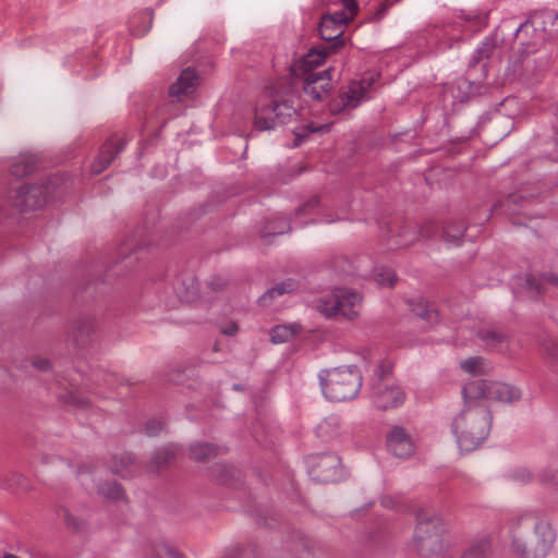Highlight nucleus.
Returning a JSON list of instances; mask_svg holds the SVG:
<instances>
[{
  "instance_id": "1",
  "label": "nucleus",
  "mask_w": 558,
  "mask_h": 558,
  "mask_svg": "<svg viewBox=\"0 0 558 558\" xmlns=\"http://www.w3.org/2000/svg\"><path fill=\"white\" fill-rule=\"evenodd\" d=\"M294 86L288 80H281L267 87L255 109V126L260 131L271 130L283 124L295 113Z\"/></svg>"
},
{
  "instance_id": "2",
  "label": "nucleus",
  "mask_w": 558,
  "mask_h": 558,
  "mask_svg": "<svg viewBox=\"0 0 558 558\" xmlns=\"http://www.w3.org/2000/svg\"><path fill=\"white\" fill-rule=\"evenodd\" d=\"M492 416L486 404L464 407L453 418L451 429L461 451L475 450L490 430Z\"/></svg>"
},
{
  "instance_id": "3",
  "label": "nucleus",
  "mask_w": 558,
  "mask_h": 558,
  "mask_svg": "<svg viewBox=\"0 0 558 558\" xmlns=\"http://www.w3.org/2000/svg\"><path fill=\"white\" fill-rule=\"evenodd\" d=\"M327 57L326 49H311L290 66L291 76L301 80L304 93L315 100H323L331 89L329 70L314 71Z\"/></svg>"
},
{
  "instance_id": "4",
  "label": "nucleus",
  "mask_w": 558,
  "mask_h": 558,
  "mask_svg": "<svg viewBox=\"0 0 558 558\" xmlns=\"http://www.w3.org/2000/svg\"><path fill=\"white\" fill-rule=\"evenodd\" d=\"M319 379L324 396L335 402L355 398L362 386V375L355 366L323 371Z\"/></svg>"
},
{
  "instance_id": "5",
  "label": "nucleus",
  "mask_w": 558,
  "mask_h": 558,
  "mask_svg": "<svg viewBox=\"0 0 558 558\" xmlns=\"http://www.w3.org/2000/svg\"><path fill=\"white\" fill-rule=\"evenodd\" d=\"M415 517L414 548L421 555L440 550L442 548L441 534L445 530L441 519L434 511L426 508L417 510Z\"/></svg>"
},
{
  "instance_id": "6",
  "label": "nucleus",
  "mask_w": 558,
  "mask_h": 558,
  "mask_svg": "<svg viewBox=\"0 0 558 558\" xmlns=\"http://www.w3.org/2000/svg\"><path fill=\"white\" fill-rule=\"evenodd\" d=\"M362 298L347 289H335L330 294L316 301L315 308L326 317L341 315L353 319L361 310Z\"/></svg>"
},
{
  "instance_id": "7",
  "label": "nucleus",
  "mask_w": 558,
  "mask_h": 558,
  "mask_svg": "<svg viewBox=\"0 0 558 558\" xmlns=\"http://www.w3.org/2000/svg\"><path fill=\"white\" fill-rule=\"evenodd\" d=\"M350 22V15H345L344 12H333L325 14L320 19L318 32L325 41L329 43L326 47H316L315 49H326L328 56L335 52L338 46L342 45L340 37L343 34L344 27Z\"/></svg>"
},
{
  "instance_id": "8",
  "label": "nucleus",
  "mask_w": 558,
  "mask_h": 558,
  "mask_svg": "<svg viewBox=\"0 0 558 558\" xmlns=\"http://www.w3.org/2000/svg\"><path fill=\"white\" fill-rule=\"evenodd\" d=\"M487 13L480 11L463 12L452 23L445 27V34L450 40H460L463 33L474 34L487 25Z\"/></svg>"
},
{
  "instance_id": "9",
  "label": "nucleus",
  "mask_w": 558,
  "mask_h": 558,
  "mask_svg": "<svg viewBox=\"0 0 558 558\" xmlns=\"http://www.w3.org/2000/svg\"><path fill=\"white\" fill-rule=\"evenodd\" d=\"M371 399L376 408L389 410L403 404L405 401V392L398 385L376 383L372 385Z\"/></svg>"
},
{
  "instance_id": "10",
  "label": "nucleus",
  "mask_w": 558,
  "mask_h": 558,
  "mask_svg": "<svg viewBox=\"0 0 558 558\" xmlns=\"http://www.w3.org/2000/svg\"><path fill=\"white\" fill-rule=\"evenodd\" d=\"M535 535L537 536V542L535 548L532 550H526V546L520 543L518 539L512 541V550L522 557L525 558H539L546 555L549 546L553 542V532L548 523L538 522L533 525Z\"/></svg>"
},
{
  "instance_id": "11",
  "label": "nucleus",
  "mask_w": 558,
  "mask_h": 558,
  "mask_svg": "<svg viewBox=\"0 0 558 558\" xmlns=\"http://www.w3.org/2000/svg\"><path fill=\"white\" fill-rule=\"evenodd\" d=\"M316 460L317 461L313 463L311 471L316 481L329 483L340 480L342 471L338 456L333 453H325L318 456Z\"/></svg>"
},
{
  "instance_id": "12",
  "label": "nucleus",
  "mask_w": 558,
  "mask_h": 558,
  "mask_svg": "<svg viewBox=\"0 0 558 558\" xmlns=\"http://www.w3.org/2000/svg\"><path fill=\"white\" fill-rule=\"evenodd\" d=\"M126 138L119 135L111 136L100 148L98 156L92 165V171L99 174L105 171L113 159L125 148Z\"/></svg>"
},
{
  "instance_id": "13",
  "label": "nucleus",
  "mask_w": 558,
  "mask_h": 558,
  "mask_svg": "<svg viewBox=\"0 0 558 558\" xmlns=\"http://www.w3.org/2000/svg\"><path fill=\"white\" fill-rule=\"evenodd\" d=\"M375 82L374 77L368 75L360 81H352L340 94V101L343 108L354 109L363 100L367 99V92Z\"/></svg>"
},
{
  "instance_id": "14",
  "label": "nucleus",
  "mask_w": 558,
  "mask_h": 558,
  "mask_svg": "<svg viewBox=\"0 0 558 558\" xmlns=\"http://www.w3.org/2000/svg\"><path fill=\"white\" fill-rule=\"evenodd\" d=\"M387 447L397 458L405 459L414 452V445L402 427H393L387 436Z\"/></svg>"
},
{
  "instance_id": "15",
  "label": "nucleus",
  "mask_w": 558,
  "mask_h": 558,
  "mask_svg": "<svg viewBox=\"0 0 558 558\" xmlns=\"http://www.w3.org/2000/svg\"><path fill=\"white\" fill-rule=\"evenodd\" d=\"M198 84V76L195 71L187 68L181 72L175 83L169 88V95L182 101L190 98Z\"/></svg>"
},
{
  "instance_id": "16",
  "label": "nucleus",
  "mask_w": 558,
  "mask_h": 558,
  "mask_svg": "<svg viewBox=\"0 0 558 558\" xmlns=\"http://www.w3.org/2000/svg\"><path fill=\"white\" fill-rule=\"evenodd\" d=\"M49 189L46 185L24 184L19 189V197L22 199L19 205L26 209L43 207L48 199Z\"/></svg>"
},
{
  "instance_id": "17",
  "label": "nucleus",
  "mask_w": 558,
  "mask_h": 558,
  "mask_svg": "<svg viewBox=\"0 0 558 558\" xmlns=\"http://www.w3.org/2000/svg\"><path fill=\"white\" fill-rule=\"evenodd\" d=\"M488 386L489 381L483 379L468 383L462 389L465 407L485 404L483 400H488Z\"/></svg>"
},
{
  "instance_id": "18",
  "label": "nucleus",
  "mask_w": 558,
  "mask_h": 558,
  "mask_svg": "<svg viewBox=\"0 0 558 558\" xmlns=\"http://www.w3.org/2000/svg\"><path fill=\"white\" fill-rule=\"evenodd\" d=\"M521 398V391L508 384L489 381L488 400L511 403Z\"/></svg>"
},
{
  "instance_id": "19",
  "label": "nucleus",
  "mask_w": 558,
  "mask_h": 558,
  "mask_svg": "<svg viewBox=\"0 0 558 558\" xmlns=\"http://www.w3.org/2000/svg\"><path fill=\"white\" fill-rule=\"evenodd\" d=\"M298 284L293 279L284 280L271 289L267 290L258 300L262 306H268L271 304L275 298L280 296L284 293L292 292L296 289Z\"/></svg>"
},
{
  "instance_id": "20",
  "label": "nucleus",
  "mask_w": 558,
  "mask_h": 558,
  "mask_svg": "<svg viewBox=\"0 0 558 558\" xmlns=\"http://www.w3.org/2000/svg\"><path fill=\"white\" fill-rule=\"evenodd\" d=\"M225 449L209 442H196L190 448V456L195 461H207L211 457H216L223 452Z\"/></svg>"
},
{
  "instance_id": "21",
  "label": "nucleus",
  "mask_w": 558,
  "mask_h": 558,
  "mask_svg": "<svg viewBox=\"0 0 558 558\" xmlns=\"http://www.w3.org/2000/svg\"><path fill=\"white\" fill-rule=\"evenodd\" d=\"M497 47L496 39L494 37H486L475 49L473 56L470 59V68H475L484 60L489 59Z\"/></svg>"
},
{
  "instance_id": "22",
  "label": "nucleus",
  "mask_w": 558,
  "mask_h": 558,
  "mask_svg": "<svg viewBox=\"0 0 558 558\" xmlns=\"http://www.w3.org/2000/svg\"><path fill=\"white\" fill-rule=\"evenodd\" d=\"M95 323L90 317H83L75 323L74 340L78 345H85L90 333L94 331Z\"/></svg>"
},
{
  "instance_id": "23",
  "label": "nucleus",
  "mask_w": 558,
  "mask_h": 558,
  "mask_svg": "<svg viewBox=\"0 0 558 558\" xmlns=\"http://www.w3.org/2000/svg\"><path fill=\"white\" fill-rule=\"evenodd\" d=\"M411 311L422 319L428 323H434L437 319L436 311L422 298H418L410 303Z\"/></svg>"
},
{
  "instance_id": "24",
  "label": "nucleus",
  "mask_w": 558,
  "mask_h": 558,
  "mask_svg": "<svg viewBox=\"0 0 558 558\" xmlns=\"http://www.w3.org/2000/svg\"><path fill=\"white\" fill-rule=\"evenodd\" d=\"M478 337L490 349H497L507 339L504 332L489 328L482 329Z\"/></svg>"
},
{
  "instance_id": "25",
  "label": "nucleus",
  "mask_w": 558,
  "mask_h": 558,
  "mask_svg": "<svg viewBox=\"0 0 558 558\" xmlns=\"http://www.w3.org/2000/svg\"><path fill=\"white\" fill-rule=\"evenodd\" d=\"M299 326L279 325L271 329L270 339L274 343H283L291 340L298 332Z\"/></svg>"
},
{
  "instance_id": "26",
  "label": "nucleus",
  "mask_w": 558,
  "mask_h": 558,
  "mask_svg": "<svg viewBox=\"0 0 558 558\" xmlns=\"http://www.w3.org/2000/svg\"><path fill=\"white\" fill-rule=\"evenodd\" d=\"M490 551V543L486 538L473 543L461 558H487Z\"/></svg>"
},
{
  "instance_id": "27",
  "label": "nucleus",
  "mask_w": 558,
  "mask_h": 558,
  "mask_svg": "<svg viewBox=\"0 0 558 558\" xmlns=\"http://www.w3.org/2000/svg\"><path fill=\"white\" fill-rule=\"evenodd\" d=\"M465 228L462 223H451L444 227L442 239L444 241L459 245L464 235Z\"/></svg>"
},
{
  "instance_id": "28",
  "label": "nucleus",
  "mask_w": 558,
  "mask_h": 558,
  "mask_svg": "<svg viewBox=\"0 0 558 558\" xmlns=\"http://www.w3.org/2000/svg\"><path fill=\"white\" fill-rule=\"evenodd\" d=\"M34 169H35L34 158L25 157V158H22V159L15 161L11 166L10 171H11L12 175L22 178L24 175L32 173L34 171Z\"/></svg>"
},
{
  "instance_id": "29",
  "label": "nucleus",
  "mask_w": 558,
  "mask_h": 558,
  "mask_svg": "<svg viewBox=\"0 0 558 558\" xmlns=\"http://www.w3.org/2000/svg\"><path fill=\"white\" fill-rule=\"evenodd\" d=\"M461 369L471 375H481L485 372L484 359L481 356H473L461 361Z\"/></svg>"
},
{
  "instance_id": "30",
  "label": "nucleus",
  "mask_w": 558,
  "mask_h": 558,
  "mask_svg": "<svg viewBox=\"0 0 558 558\" xmlns=\"http://www.w3.org/2000/svg\"><path fill=\"white\" fill-rule=\"evenodd\" d=\"M175 453L177 448L173 445L166 446L155 453L153 458V464L156 465V469H159L162 464H166L172 460L175 457Z\"/></svg>"
},
{
  "instance_id": "31",
  "label": "nucleus",
  "mask_w": 558,
  "mask_h": 558,
  "mask_svg": "<svg viewBox=\"0 0 558 558\" xmlns=\"http://www.w3.org/2000/svg\"><path fill=\"white\" fill-rule=\"evenodd\" d=\"M99 492L110 499H121L124 497V490L118 483H106L99 488Z\"/></svg>"
},
{
  "instance_id": "32",
  "label": "nucleus",
  "mask_w": 558,
  "mask_h": 558,
  "mask_svg": "<svg viewBox=\"0 0 558 558\" xmlns=\"http://www.w3.org/2000/svg\"><path fill=\"white\" fill-rule=\"evenodd\" d=\"M288 231H290V226L287 220L284 218H278L272 227H267L266 230L263 231L262 236L266 238L268 235L283 234Z\"/></svg>"
},
{
  "instance_id": "33",
  "label": "nucleus",
  "mask_w": 558,
  "mask_h": 558,
  "mask_svg": "<svg viewBox=\"0 0 558 558\" xmlns=\"http://www.w3.org/2000/svg\"><path fill=\"white\" fill-rule=\"evenodd\" d=\"M376 281L380 284V286H385V287H393L395 283H396V280H397V276L395 274L393 270L391 269H383L378 272H376Z\"/></svg>"
},
{
  "instance_id": "34",
  "label": "nucleus",
  "mask_w": 558,
  "mask_h": 558,
  "mask_svg": "<svg viewBox=\"0 0 558 558\" xmlns=\"http://www.w3.org/2000/svg\"><path fill=\"white\" fill-rule=\"evenodd\" d=\"M392 373V363L388 360H383L377 365L375 375L377 376L378 383H385V378Z\"/></svg>"
},
{
  "instance_id": "35",
  "label": "nucleus",
  "mask_w": 558,
  "mask_h": 558,
  "mask_svg": "<svg viewBox=\"0 0 558 558\" xmlns=\"http://www.w3.org/2000/svg\"><path fill=\"white\" fill-rule=\"evenodd\" d=\"M239 474V471L234 468L229 466H219V474L217 475V480L222 484H229L231 478H234L235 475Z\"/></svg>"
},
{
  "instance_id": "36",
  "label": "nucleus",
  "mask_w": 558,
  "mask_h": 558,
  "mask_svg": "<svg viewBox=\"0 0 558 558\" xmlns=\"http://www.w3.org/2000/svg\"><path fill=\"white\" fill-rule=\"evenodd\" d=\"M163 422L160 420H150L145 425V434L150 437L156 436L163 429Z\"/></svg>"
},
{
  "instance_id": "37",
  "label": "nucleus",
  "mask_w": 558,
  "mask_h": 558,
  "mask_svg": "<svg viewBox=\"0 0 558 558\" xmlns=\"http://www.w3.org/2000/svg\"><path fill=\"white\" fill-rule=\"evenodd\" d=\"M318 205H319L318 197H312L296 210V215L301 216V215H305V214H312L318 207Z\"/></svg>"
},
{
  "instance_id": "38",
  "label": "nucleus",
  "mask_w": 558,
  "mask_h": 558,
  "mask_svg": "<svg viewBox=\"0 0 558 558\" xmlns=\"http://www.w3.org/2000/svg\"><path fill=\"white\" fill-rule=\"evenodd\" d=\"M341 3L343 5V9L340 10L339 12H344L347 16L350 15V21H352L355 14L357 13V4L355 0H341Z\"/></svg>"
},
{
  "instance_id": "39",
  "label": "nucleus",
  "mask_w": 558,
  "mask_h": 558,
  "mask_svg": "<svg viewBox=\"0 0 558 558\" xmlns=\"http://www.w3.org/2000/svg\"><path fill=\"white\" fill-rule=\"evenodd\" d=\"M436 232H437V226L432 221L425 223L422 227V229L420 230V234L426 239L434 236V234Z\"/></svg>"
},
{
  "instance_id": "40",
  "label": "nucleus",
  "mask_w": 558,
  "mask_h": 558,
  "mask_svg": "<svg viewBox=\"0 0 558 558\" xmlns=\"http://www.w3.org/2000/svg\"><path fill=\"white\" fill-rule=\"evenodd\" d=\"M390 5H391L390 2L387 0L379 3L378 8L376 9V11L373 15V20H375V21L381 20L385 16L388 9L390 8Z\"/></svg>"
},
{
  "instance_id": "41",
  "label": "nucleus",
  "mask_w": 558,
  "mask_h": 558,
  "mask_svg": "<svg viewBox=\"0 0 558 558\" xmlns=\"http://www.w3.org/2000/svg\"><path fill=\"white\" fill-rule=\"evenodd\" d=\"M513 477L519 482L527 483L532 476L527 470L521 469L514 472Z\"/></svg>"
},
{
  "instance_id": "42",
  "label": "nucleus",
  "mask_w": 558,
  "mask_h": 558,
  "mask_svg": "<svg viewBox=\"0 0 558 558\" xmlns=\"http://www.w3.org/2000/svg\"><path fill=\"white\" fill-rule=\"evenodd\" d=\"M239 330L236 323H230L221 328V332L227 336H234Z\"/></svg>"
},
{
  "instance_id": "43",
  "label": "nucleus",
  "mask_w": 558,
  "mask_h": 558,
  "mask_svg": "<svg viewBox=\"0 0 558 558\" xmlns=\"http://www.w3.org/2000/svg\"><path fill=\"white\" fill-rule=\"evenodd\" d=\"M33 364L39 371H48L50 368V362L46 359H37Z\"/></svg>"
},
{
  "instance_id": "44",
  "label": "nucleus",
  "mask_w": 558,
  "mask_h": 558,
  "mask_svg": "<svg viewBox=\"0 0 558 558\" xmlns=\"http://www.w3.org/2000/svg\"><path fill=\"white\" fill-rule=\"evenodd\" d=\"M530 29H534L533 24L530 22H525V23L521 24L520 27L518 28L517 36H520V34H522V33L527 34L530 32Z\"/></svg>"
},
{
  "instance_id": "45",
  "label": "nucleus",
  "mask_w": 558,
  "mask_h": 558,
  "mask_svg": "<svg viewBox=\"0 0 558 558\" xmlns=\"http://www.w3.org/2000/svg\"><path fill=\"white\" fill-rule=\"evenodd\" d=\"M415 238H416L415 233L412 232L407 239L401 240V241H397L396 244L398 246H407L410 243H412L415 240Z\"/></svg>"
},
{
  "instance_id": "46",
  "label": "nucleus",
  "mask_w": 558,
  "mask_h": 558,
  "mask_svg": "<svg viewBox=\"0 0 558 558\" xmlns=\"http://www.w3.org/2000/svg\"><path fill=\"white\" fill-rule=\"evenodd\" d=\"M162 549H163V551H165V554L167 555L168 558H180L179 554L173 548L168 547V546H163Z\"/></svg>"
},
{
  "instance_id": "47",
  "label": "nucleus",
  "mask_w": 558,
  "mask_h": 558,
  "mask_svg": "<svg viewBox=\"0 0 558 558\" xmlns=\"http://www.w3.org/2000/svg\"><path fill=\"white\" fill-rule=\"evenodd\" d=\"M71 401L78 407H84L87 402L83 399H78L75 395H71Z\"/></svg>"
},
{
  "instance_id": "48",
  "label": "nucleus",
  "mask_w": 558,
  "mask_h": 558,
  "mask_svg": "<svg viewBox=\"0 0 558 558\" xmlns=\"http://www.w3.org/2000/svg\"><path fill=\"white\" fill-rule=\"evenodd\" d=\"M546 279H547L548 282H551L554 284L558 283V277L555 276V275H549V276L546 277Z\"/></svg>"
},
{
  "instance_id": "49",
  "label": "nucleus",
  "mask_w": 558,
  "mask_h": 558,
  "mask_svg": "<svg viewBox=\"0 0 558 558\" xmlns=\"http://www.w3.org/2000/svg\"><path fill=\"white\" fill-rule=\"evenodd\" d=\"M553 348H554L555 351L551 352L549 348H546V352L549 355L556 356V351H558V347L556 344H553Z\"/></svg>"
},
{
  "instance_id": "50",
  "label": "nucleus",
  "mask_w": 558,
  "mask_h": 558,
  "mask_svg": "<svg viewBox=\"0 0 558 558\" xmlns=\"http://www.w3.org/2000/svg\"><path fill=\"white\" fill-rule=\"evenodd\" d=\"M121 461H122V463H123V464H125V465H126V463L131 462V457H130V456H128V454H125V456H123V457L121 458Z\"/></svg>"
},
{
  "instance_id": "51",
  "label": "nucleus",
  "mask_w": 558,
  "mask_h": 558,
  "mask_svg": "<svg viewBox=\"0 0 558 558\" xmlns=\"http://www.w3.org/2000/svg\"><path fill=\"white\" fill-rule=\"evenodd\" d=\"M113 472L121 474L122 476H126V474L123 472V470L118 466H113Z\"/></svg>"
},
{
  "instance_id": "52",
  "label": "nucleus",
  "mask_w": 558,
  "mask_h": 558,
  "mask_svg": "<svg viewBox=\"0 0 558 558\" xmlns=\"http://www.w3.org/2000/svg\"><path fill=\"white\" fill-rule=\"evenodd\" d=\"M308 129H310V131H311V132H313V133H314V132H317L318 130H320V128H314V126H312V125H310V126H308Z\"/></svg>"
},
{
  "instance_id": "53",
  "label": "nucleus",
  "mask_w": 558,
  "mask_h": 558,
  "mask_svg": "<svg viewBox=\"0 0 558 558\" xmlns=\"http://www.w3.org/2000/svg\"><path fill=\"white\" fill-rule=\"evenodd\" d=\"M405 235V231L399 234V238H403Z\"/></svg>"
},
{
  "instance_id": "54",
  "label": "nucleus",
  "mask_w": 558,
  "mask_h": 558,
  "mask_svg": "<svg viewBox=\"0 0 558 558\" xmlns=\"http://www.w3.org/2000/svg\"><path fill=\"white\" fill-rule=\"evenodd\" d=\"M157 558H162L160 551H157Z\"/></svg>"
}]
</instances>
